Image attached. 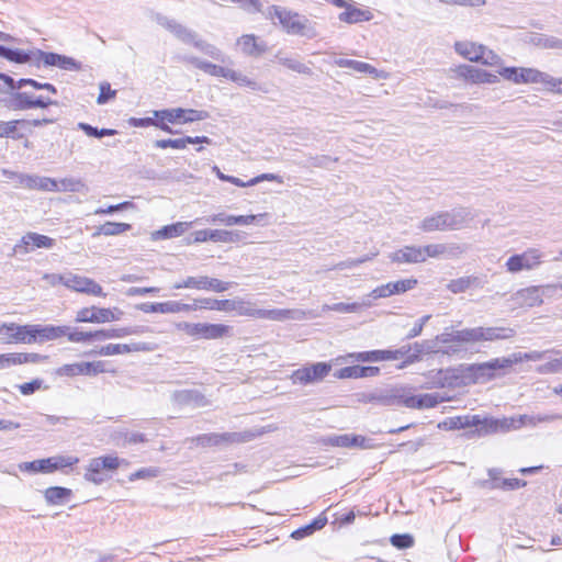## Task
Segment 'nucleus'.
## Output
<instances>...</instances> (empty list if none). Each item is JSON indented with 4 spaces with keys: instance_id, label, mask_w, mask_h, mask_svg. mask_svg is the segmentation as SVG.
Wrapping results in <instances>:
<instances>
[{
    "instance_id": "1",
    "label": "nucleus",
    "mask_w": 562,
    "mask_h": 562,
    "mask_svg": "<svg viewBox=\"0 0 562 562\" xmlns=\"http://www.w3.org/2000/svg\"><path fill=\"white\" fill-rule=\"evenodd\" d=\"M266 14L270 19L277 18L289 34L304 36L310 40L318 35L316 24L296 12L289 11L278 5H271L268 8Z\"/></svg>"
},
{
    "instance_id": "2",
    "label": "nucleus",
    "mask_w": 562,
    "mask_h": 562,
    "mask_svg": "<svg viewBox=\"0 0 562 562\" xmlns=\"http://www.w3.org/2000/svg\"><path fill=\"white\" fill-rule=\"evenodd\" d=\"M509 368L510 362L503 357L482 363L461 364L459 371L471 383H485L498 376L497 371H505Z\"/></svg>"
},
{
    "instance_id": "3",
    "label": "nucleus",
    "mask_w": 562,
    "mask_h": 562,
    "mask_svg": "<svg viewBox=\"0 0 562 562\" xmlns=\"http://www.w3.org/2000/svg\"><path fill=\"white\" fill-rule=\"evenodd\" d=\"M233 311L236 312L239 316H248L274 322H283L286 319L297 318L295 314L299 313V311L285 308H258L255 303L240 297L232 300L231 312Z\"/></svg>"
},
{
    "instance_id": "4",
    "label": "nucleus",
    "mask_w": 562,
    "mask_h": 562,
    "mask_svg": "<svg viewBox=\"0 0 562 562\" xmlns=\"http://www.w3.org/2000/svg\"><path fill=\"white\" fill-rule=\"evenodd\" d=\"M153 114L156 119H159L158 128L169 134H175V131L168 123H192L206 120L210 116L209 112L204 110L182 108L155 110Z\"/></svg>"
},
{
    "instance_id": "5",
    "label": "nucleus",
    "mask_w": 562,
    "mask_h": 562,
    "mask_svg": "<svg viewBox=\"0 0 562 562\" xmlns=\"http://www.w3.org/2000/svg\"><path fill=\"white\" fill-rule=\"evenodd\" d=\"M11 331L12 340L14 344H34V342H44L49 340H55L56 335H58L59 329H54V325H19L15 323H11V327L9 328Z\"/></svg>"
},
{
    "instance_id": "6",
    "label": "nucleus",
    "mask_w": 562,
    "mask_h": 562,
    "mask_svg": "<svg viewBox=\"0 0 562 562\" xmlns=\"http://www.w3.org/2000/svg\"><path fill=\"white\" fill-rule=\"evenodd\" d=\"M265 432V428H256L239 432L203 434L192 438L191 441L202 447H212L223 443H241L251 441Z\"/></svg>"
},
{
    "instance_id": "7",
    "label": "nucleus",
    "mask_w": 562,
    "mask_h": 562,
    "mask_svg": "<svg viewBox=\"0 0 562 562\" xmlns=\"http://www.w3.org/2000/svg\"><path fill=\"white\" fill-rule=\"evenodd\" d=\"M471 419H475L477 423L471 425V429L464 432V437L468 439L485 437L497 432H507L514 427V418H494L471 415Z\"/></svg>"
},
{
    "instance_id": "8",
    "label": "nucleus",
    "mask_w": 562,
    "mask_h": 562,
    "mask_svg": "<svg viewBox=\"0 0 562 562\" xmlns=\"http://www.w3.org/2000/svg\"><path fill=\"white\" fill-rule=\"evenodd\" d=\"M170 32L181 42L193 45L196 49L211 58L221 63L225 61V55L220 48L200 38L194 31L187 29L177 21L172 24Z\"/></svg>"
},
{
    "instance_id": "9",
    "label": "nucleus",
    "mask_w": 562,
    "mask_h": 562,
    "mask_svg": "<svg viewBox=\"0 0 562 562\" xmlns=\"http://www.w3.org/2000/svg\"><path fill=\"white\" fill-rule=\"evenodd\" d=\"M391 401L393 406H405L408 408H432L440 403V397L436 394L414 395L405 387L391 389Z\"/></svg>"
},
{
    "instance_id": "10",
    "label": "nucleus",
    "mask_w": 562,
    "mask_h": 562,
    "mask_svg": "<svg viewBox=\"0 0 562 562\" xmlns=\"http://www.w3.org/2000/svg\"><path fill=\"white\" fill-rule=\"evenodd\" d=\"M176 327L196 339H218L228 336L232 330L228 325L207 323L180 322L176 324Z\"/></svg>"
},
{
    "instance_id": "11",
    "label": "nucleus",
    "mask_w": 562,
    "mask_h": 562,
    "mask_svg": "<svg viewBox=\"0 0 562 562\" xmlns=\"http://www.w3.org/2000/svg\"><path fill=\"white\" fill-rule=\"evenodd\" d=\"M456 52L469 59L470 61L482 63L484 65L494 66L501 60L499 56L483 45H476L472 42H457L454 44Z\"/></svg>"
},
{
    "instance_id": "12",
    "label": "nucleus",
    "mask_w": 562,
    "mask_h": 562,
    "mask_svg": "<svg viewBox=\"0 0 562 562\" xmlns=\"http://www.w3.org/2000/svg\"><path fill=\"white\" fill-rule=\"evenodd\" d=\"M330 370V363L316 362L294 370L290 379L293 384H313L323 381L329 374Z\"/></svg>"
},
{
    "instance_id": "13",
    "label": "nucleus",
    "mask_w": 562,
    "mask_h": 562,
    "mask_svg": "<svg viewBox=\"0 0 562 562\" xmlns=\"http://www.w3.org/2000/svg\"><path fill=\"white\" fill-rule=\"evenodd\" d=\"M123 312L119 308H106V307H82L77 314L75 321L77 323H93L102 324L119 321Z\"/></svg>"
},
{
    "instance_id": "14",
    "label": "nucleus",
    "mask_w": 562,
    "mask_h": 562,
    "mask_svg": "<svg viewBox=\"0 0 562 562\" xmlns=\"http://www.w3.org/2000/svg\"><path fill=\"white\" fill-rule=\"evenodd\" d=\"M232 282H224L216 278H210L206 276L201 277H188L182 282H178L173 284V289L180 290V289H196V290H205V291H213L216 293L225 292L227 291Z\"/></svg>"
},
{
    "instance_id": "15",
    "label": "nucleus",
    "mask_w": 562,
    "mask_h": 562,
    "mask_svg": "<svg viewBox=\"0 0 562 562\" xmlns=\"http://www.w3.org/2000/svg\"><path fill=\"white\" fill-rule=\"evenodd\" d=\"M542 252L538 249H528L522 254H516L510 256L505 266L508 272L517 273L522 270H532L542 262Z\"/></svg>"
},
{
    "instance_id": "16",
    "label": "nucleus",
    "mask_w": 562,
    "mask_h": 562,
    "mask_svg": "<svg viewBox=\"0 0 562 562\" xmlns=\"http://www.w3.org/2000/svg\"><path fill=\"white\" fill-rule=\"evenodd\" d=\"M499 75L514 83H543L546 86L548 74L533 68L505 67Z\"/></svg>"
},
{
    "instance_id": "17",
    "label": "nucleus",
    "mask_w": 562,
    "mask_h": 562,
    "mask_svg": "<svg viewBox=\"0 0 562 562\" xmlns=\"http://www.w3.org/2000/svg\"><path fill=\"white\" fill-rule=\"evenodd\" d=\"M516 335L510 327H472L470 328L471 344L510 339Z\"/></svg>"
},
{
    "instance_id": "18",
    "label": "nucleus",
    "mask_w": 562,
    "mask_h": 562,
    "mask_svg": "<svg viewBox=\"0 0 562 562\" xmlns=\"http://www.w3.org/2000/svg\"><path fill=\"white\" fill-rule=\"evenodd\" d=\"M66 282V288L72 291L93 296H105L102 286L99 283H97L93 279H90L88 277L68 272V280Z\"/></svg>"
},
{
    "instance_id": "19",
    "label": "nucleus",
    "mask_w": 562,
    "mask_h": 562,
    "mask_svg": "<svg viewBox=\"0 0 562 562\" xmlns=\"http://www.w3.org/2000/svg\"><path fill=\"white\" fill-rule=\"evenodd\" d=\"M447 231H459L468 227L474 214L468 207H454L450 211H441Z\"/></svg>"
},
{
    "instance_id": "20",
    "label": "nucleus",
    "mask_w": 562,
    "mask_h": 562,
    "mask_svg": "<svg viewBox=\"0 0 562 562\" xmlns=\"http://www.w3.org/2000/svg\"><path fill=\"white\" fill-rule=\"evenodd\" d=\"M54 245H55V240L46 235H41L37 233H27L14 246L13 252L15 255H18V254L24 255L30 251V247H32V248H52Z\"/></svg>"
},
{
    "instance_id": "21",
    "label": "nucleus",
    "mask_w": 562,
    "mask_h": 562,
    "mask_svg": "<svg viewBox=\"0 0 562 562\" xmlns=\"http://www.w3.org/2000/svg\"><path fill=\"white\" fill-rule=\"evenodd\" d=\"M458 77L473 83H495L498 76L470 65H460L453 69Z\"/></svg>"
},
{
    "instance_id": "22",
    "label": "nucleus",
    "mask_w": 562,
    "mask_h": 562,
    "mask_svg": "<svg viewBox=\"0 0 562 562\" xmlns=\"http://www.w3.org/2000/svg\"><path fill=\"white\" fill-rule=\"evenodd\" d=\"M420 248L424 261H426L427 258H437L440 256L457 257L463 254L467 249L465 246L459 244H429L420 246Z\"/></svg>"
},
{
    "instance_id": "23",
    "label": "nucleus",
    "mask_w": 562,
    "mask_h": 562,
    "mask_svg": "<svg viewBox=\"0 0 562 562\" xmlns=\"http://www.w3.org/2000/svg\"><path fill=\"white\" fill-rule=\"evenodd\" d=\"M40 60L45 66H55L64 70H80L81 64L74 59L72 57H68L65 55H59L57 53H48L38 50Z\"/></svg>"
},
{
    "instance_id": "24",
    "label": "nucleus",
    "mask_w": 562,
    "mask_h": 562,
    "mask_svg": "<svg viewBox=\"0 0 562 562\" xmlns=\"http://www.w3.org/2000/svg\"><path fill=\"white\" fill-rule=\"evenodd\" d=\"M50 104H55L50 99L44 97L34 98L26 92H16L12 97V105L16 110H27L34 108H47Z\"/></svg>"
},
{
    "instance_id": "25",
    "label": "nucleus",
    "mask_w": 562,
    "mask_h": 562,
    "mask_svg": "<svg viewBox=\"0 0 562 562\" xmlns=\"http://www.w3.org/2000/svg\"><path fill=\"white\" fill-rule=\"evenodd\" d=\"M560 419H562V415L557 413L525 414L520 415L518 418H514L513 429H518L524 426L536 427L539 424L552 423Z\"/></svg>"
},
{
    "instance_id": "26",
    "label": "nucleus",
    "mask_w": 562,
    "mask_h": 562,
    "mask_svg": "<svg viewBox=\"0 0 562 562\" xmlns=\"http://www.w3.org/2000/svg\"><path fill=\"white\" fill-rule=\"evenodd\" d=\"M181 60L213 77L226 78L229 70V68L217 66L192 55H184L181 57Z\"/></svg>"
},
{
    "instance_id": "27",
    "label": "nucleus",
    "mask_w": 562,
    "mask_h": 562,
    "mask_svg": "<svg viewBox=\"0 0 562 562\" xmlns=\"http://www.w3.org/2000/svg\"><path fill=\"white\" fill-rule=\"evenodd\" d=\"M392 262L396 263H419L424 262L420 246H404L389 255Z\"/></svg>"
},
{
    "instance_id": "28",
    "label": "nucleus",
    "mask_w": 562,
    "mask_h": 562,
    "mask_svg": "<svg viewBox=\"0 0 562 562\" xmlns=\"http://www.w3.org/2000/svg\"><path fill=\"white\" fill-rule=\"evenodd\" d=\"M380 373L378 367L349 366L344 367L335 373L338 379H360L376 376Z\"/></svg>"
},
{
    "instance_id": "29",
    "label": "nucleus",
    "mask_w": 562,
    "mask_h": 562,
    "mask_svg": "<svg viewBox=\"0 0 562 562\" xmlns=\"http://www.w3.org/2000/svg\"><path fill=\"white\" fill-rule=\"evenodd\" d=\"M172 398L179 405H191L193 407H202L207 404V400L196 390L176 391Z\"/></svg>"
},
{
    "instance_id": "30",
    "label": "nucleus",
    "mask_w": 562,
    "mask_h": 562,
    "mask_svg": "<svg viewBox=\"0 0 562 562\" xmlns=\"http://www.w3.org/2000/svg\"><path fill=\"white\" fill-rule=\"evenodd\" d=\"M192 225L191 222H177L166 225L151 234L153 240L170 239L183 235Z\"/></svg>"
},
{
    "instance_id": "31",
    "label": "nucleus",
    "mask_w": 562,
    "mask_h": 562,
    "mask_svg": "<svg viewBox=\"0 0 562 562\" xmlns=\"http://www.w3.org/2000/svg\"><path fill=\"white\" fill-rule=\"evenodd\" d=\"M435 340L439 344L457 342L460 345L471 344L470 328L453 330L452 328H445V330L437 335Z\"/></svg>"
},
{
    "instance_id": "32",
    "label": "nucleus",
    "mask_w": 562,
    "mask_h": 562,
    "mask_svg": "<svg viewBox=\"0 0 562 562\" xmlns=\"http://www.w3.org/2000/svg\"><path fill=\"white\" fill-rule=\"evenodd\" d=\"M339 21L355 24L363 21H370L372 13L368 10H362L355 7L351 2L345 8V11L338 15Z\"/></svg>"
},
{
    "instance_id": "33",
    "label": "nucleus",
    "mask_w": 562,
    "mask_h": 562,
    "mask_svg": "<svg viewBox=\"0 0 562 562\" xmlns=\"http://www.w3.org/2000/svg\"><path fill=\"white\" fill-rule=\"evenodd\" d=\"M256 215H227L225 213H217L211 217L212 223H220L226 226L233 225H250L256 221Z\"/></svg>"
},
{
    "instance_id": "34",
    "label": "nucleus",
    "mask_w": 562,
    "mask_h": 562,
    "mask_svg": "<svg viewBox=\"0 0 562 562\" xmlns=\"http://www.w3.org/2000/svg\"><path fill=\"white\" fill-rule=\"evenodd\" d=\"M147 328L143 326H131V327H122V328H111V329H99V340H106L113 338H123L130 335H137L144 333Z\"/></svg>"
},
{
    "instance_id": "35",
    "label": "nucleus",
    "mask_w": 562,
    "mask_h": 562,
    "mask_svg": "<svg viewBox=\"0 0 562 562\" xmlns=\"http://www.w3.org/2000/svg\"><path fill=\"white\" fill-rule=\"evenodd\" d=\"M517 300L526 306L533 307L543 303L539 286L521 289L516 293Z\"/></svg>"
},
{
    "instance_id": "36",
    "label": "nucleus",
    "mask_w": 562,
    "mask_h": 562,
    "mask_svg": "<svg viewBox=\"0 0 562 562\" xmlns=\"http://www.w3.org/2000/svg\"><path fill=\"white\" fill-rule=\"evenodd\" d=\"M549 352L554 355H560L561 351L557 349L544 350V351H530V352H514L509 357H506V360L510 362V367L515 363H519L522 361H539L547 357Z\"/></svg>"
},
{
    "instance_id": "37",
    "label": "nucleus",
    "mask_w": 562,
    "mask_h": 562,
    "mask_svg": "<svg viewBox=\"0 0 562 562\" xmlns=\"http://www.w3.org/2000/svg\"><path fill=\"white\" fill-rule=\"evenodd\" d=\"M26 189L38 190L45 192H53L57 189V180L49 177H42L37 175H30V179H26Z\"/></svg>"
},
{
    "instance_id": "38",
    "label": "nucleus",
    "mask_w": 562,
    "mask_h": 562,
    "mask_svg": "<svg viewBox=\"0 0 562 562\" xmlns=\"http://www.w3.org/2000/svg\"><path fill=\"white\" fill-rule=\"evenodd\" d=\"M361 403H375L382 406H393L391 389L361 393L358 395Z\"/></svg>"
},
{
    "instance_id": "39",
    "label": "nucleus",
    "mask_w": 562,
    "mask_h": 562,
    "mask_svg": "<svg viewBox=\"0 0 562 562\" xmlns=\"http://www.w3.org/2000/svg\"><path fill=\"white\" fill-rule=\"evenodd\" d=\"M475 423V419H471V415H460L446 418L438 424V427L445 430L465 429L471 428Z\"/></svg>"
},
{
    "instance_id": "40",
    "label": "nucleus",
    "mask_w": 562,
    "mask_h": 562,
    "mask_svg": "<svg viewBox=\"0 0 562 562\" xmlns=\"http://www.w3.org/2000/svg\"><path fill=\"white\" fill-rule=\"evenodd\" d=\"M336 64L341 68H350L357 72L372 75L374 78L380 77L379 70L368 63L355 59H339L336 61Z\"/></svg>"
},
{
    "instance_id": "41",
    "label": "nucleus",
    "mask_w": 562,
    "mask_h": 562,
    "mask_svg": "<svg viewBox=\"0 0 562 562\" xmlns=\"http://www.w3.org/2000/svg\"><path fill=\"white\" fill-rule=\"evenodd\" d=\"M72 492L69 488L61 486H52L46 488L44 496L50 505H61L69 499Z\"/></svg>"
},
{
    "instance_id": "42",
    "label": "nucleus",
    "mask_w": 562,
    "mask_h": 562,
    "mask_svg": "<svg viewBox=\"0 0 562 562\" xmlns=\"http://www.w3.org/2000/svg\"><path fill=\"white\" fill-rule=\"evenodd\" d=\"M86 191H88V188L80 178L69 177L57 181V189L54 190L53 192L78 193Z\"/></svg>"
},
{
    "instance_id": "43",
    "label": "nucleus",
    "mask_w": 562,
    "mask_h": 562,
    "mask_svg": "<svg viewBox=\"0 0 562 562\" xmlns=\"http://www.w3.org/2000/svg\"><path fill=\"white\" fill-rule=\"evenodd\" d=\"M276 58L279 64H281L282 66L286 67L288 69H290L292 71H295L297 74H304V75L312 74V69L307 65H305L301 60H299L296 57L278 54L276 56Z\"/></svg>"
},
{
    "instance_id": "44",
    "label": "nucleus",
    "mask_w": 562,
    "mask_h": 562,
    "mask_svg": "<svg viewBox=\"0 0 562 562\" xmlns=\"http://www.w3.org/2000/svg\"><path fill=\"white\" fill-rule=\"evenodd\" d=\"M56 374L59 376L90 375L89 362L64 364L56 370Z\"/></svg>"
},
{
    "instance_id": "45",
    "label": "nucleus",
    "mask_w": 562,
    "mask_h": 562,
    "mask_svg": "<svg viewBox=\"0 0 562 562\" xmlns=\"http://www.w3.org/2000/svg\"><path fill=\"white\" fill-rule=\"evenodd\" d=\"M419 229L425 233H432L437 231H447L441 212H437L430 216L425 217L420 224Z\"/></svg>"
},
{
    "instance_id": "46",
    "label": "nucleus",
    "mask_w": 562,
    "mask_h": 562,
    "mask_svg": "<svg viewBox=\"0 0 562 562\" xmlns=\"http://www.w3.org/2000/svg\"><path fill=\"white\" fill-rule=\"evenodd\" d=\"M370 301L355 302V303H335L331 305H324V311H334L338 313H357L362 308L370 307Z\"/></svg>"
},
{
    "instance_id": "47",
    "label": "nucleus",
    "mask_w": 562,
    "mask_h": 562,
    "mask_svg": "<svg viewBox=\"0 0 562 562\" xmlns=\"http://www.w3.org/2000/svg\"><path fill=\"white\" fill-rule=\"evenodd\" d=\"M101 465L100 457L91 459L85 473V480L94 484L103 483L104 477L101 474L103 468Z\"/></svg>"
},
{
    "instance_id": "48",
    "label": "nucleus",
    "mask_w": 562,
    "mask_h": 562,
    "mask_svg": "<svg viewBox=\"0 0 562 562\" xmlns=\"http://www.w3.org/2000/svg\"><path fill=\"white\" fill-rule=\"evenodd\" d=\"M198 308L231 312L232 300L199 299L195 300Z\"/></svg>"
},
{
    "instance_id": "49",
    "label": "nucleus",
    "mask_w": 562,
    "mask_h": 562,
    "mask_svg": "<svg viewBox=\"0 0 562 562\" xmlns=\"http://www.w3.org/2000/svg\"><path fill=\"white\" fill-rule=\"evenodd\" d=\"M19 469L22 471V472H31V473H36V472H42V473H52V469H50V460L49 458H46V459H40V460H34V461H31V462H23L19 465Z\"/></svg>"
},
{
    "instance_id": "50",
    "label": "nucleus",
    "mask_w": 562,
    "mask_h": 562,
    "mask_svg": "<svg viewBox=\"0 0 562 562\" xmlns=\"http://www.w3.org/2000/svg\"><path fill=\"white\" fill-rule=\"evenodd\" d=\"M0 57L19 64L31 60L29 53L16 48H9L3 45H0Z\"/></svg>"
},
{
    "instance_id": "51",
    "label": "nucleus",
    "mask_w": 562,
    "mask_h": 562,
    "mask_svg": "<svg viewBox=\"0 0 562 562\" xmlns=\"http://www.w3.org/2000/svg\"><path fill=\"white\" fill-rule=\"evenodd\" d=\"M530 43L541 48H562V40L543 34H533L530 36Z\"/></svg>"
},
{
    "instance_id": "52",
    "label": "nucleus",
    "mask_w": 562,
    "mask_h": 562,
    "mask_svg": "<svg viewBox=\"0 0 562 562\" xmlns=\"http://www.w3.org/2000/svg\"><path fill=\"white\" fill-rule=\"evenodd\" d=\"M237 44L241 52L247 55L260 54L263 50V48L259 47L257 44L256 37L254 35H243L238 40Z\"/></svg>"
},
{
    "instance_id": "53",
    "label": "nucleus",
    "mask_w": 562,
    "mask_h": 562,
    "mask_svg": "<svg viewBox=\"0 0 562 562\" xmlns=\"http://www.w3.org/2000/svg\"><path fill=\"white\" fill-rule=\"evenodd\" d=\"M77 127L85 132L90 137L101 138L104 136H113L117 134L116 130L113 128H98L88 123L79 122Z\"/></svg>"
},
{
    "instance_id": "54",
    "label": "nucleus",
    "mask_w": 562,
    "mask_h": 562,
    "mask_svg": "<svg viewBox=\"0 0 562 562\" xmlns=\"http://www.w3.org/2000/svg\"><path fill=\"white\" fill-rule=\"evenodd\" d=\"M49 460L52 472L72 467L79 462V458L75 456H54Z\"/></svg>"
},
{
    "instance_id": "55",
    "label": "nucleus",
    "mask_w": 562,
    "mask_h": 562,
    "mask_svg": "<svg viewBox=\"0 0 562 562\" xmlns=\"http://www.w3.org/2000/svg\"><path fill=\"white\" fill-rule=\"evenodd\" d=\"M226 79H229L239 86L248 87L251 90H261V87L256 81L251 80L250 78L243 75L241 72L233 70V69L228 70Z\"/></svg>"
},
{
    "instance_id": "56",
    "label": "nucleus",
    "mask_w": 562,
    "mask_h": 562,
    "mask_svg": "<svg viewBox=\"0 0 562 562\" xmlns=\"http://www.w3.org/2000/svg\"><path fill=\"white\" fill-rule=\"evenodd\" d=\"M355 361L359 362H379L383 361V351L382 350H371V351H361L353 352L348 355Z\"/></svg>"
},
{
    "instance_id": "57",
    "label": "nucleus",
    "mask_w": 562,
    "mask_h": 562,
    "mask_svg": "<svg viewBox=\"0 0 562 562\" xmlns=\"http://www.w3.org/2000/svg\"><path fill=\"white\" fill-rule=\"evenodd\" d=\"M214 243H235L239 239L237 232H229L224 229H211L210 236Z\"/></svg>"
},
{
    "instance_id": "58",
    "label": "nucleus",
    "mask_w": 562,
    "mask_h": 562,
    "mask_svg": "<svg viewBox=\"0 0 562 562\" xmlns=\"http://www.w3.org/2000/svg\"><path fill=\"white\" fill-rule=\"evenodd\" d=\"M198 310L196 301L193 304H186L177 301L164 302V314L190 312Z\"/></svg>"
},
{
    "instance_id": "59",
    "label": "nucleus",
    "mask_w": 562,
    "mask_h": 562,
    "mask_svg": "<svg viewBox=\"0 0 562 562\" xmlns=\"http://www.w3.org/2000/svg\"><path fill=\"white\" fill-rule=\"evenodd\" d=\"M527 485V481L520 479H499L492 490L515 491Z\"/></svg>"
},
{
    "instance_id": "60",
    "label": "nucleus",
    "mask_w": 562,
    "mask_h": 562,
    "mask_svg": "<svg viewBox=\"0 0 562 562\" xmlns=\"http://www.w3.org/2000/svg\"><path fill=\"white\" fill-rule=\"evenodd\" d=\"M132 226L127 223L105 222L101 225V229L104 232V236H117L127 231Z\"/></svg>"
},
{
    "instance_id": "61",
    "label": "nucleus",
    "mask_w": 562,
    "mask_h": 562,
    "mask_svg": "<svg viewBox=\"0 0 562 562\" xmlns=\"http://www.w3.org/2000/svg\"><path fill=\"white\" fill-rule=\"evenodd\" d=\"M417 284L416 279H404L395 282H389L387 286L390 288L391 295L401 294L408 290H412Z\"/></svg>"
},
{
    "instance_id": "62",
    "label": "nucleus",
    "mask_w": 562,
    "mask_h": 562,
    "mask_svg": "<svg viewBox=\"0 0 562 562\" xmlns=\"http://www.w3.org/2000/svg\"><path fill=\"white\" fill-rule=\"evenodd\" d=\"M54 329L61 330L56 335V339L67 336L68 340L71 342H85L83 331L71 329L69 326H54Z\"/></svg>"
},
{
    "instance_id": "63",
    "label": "nucleus",
    "mask_w": 562,
    "mask_h": 562,
    "mask_svg": "<svg viewBox=\"0 0 562 562\" xmlns=\"http://www.w3.org/2000/svg\"><path fill=\"white\" fill-rule=\"evenodd\" d=\"M536 371L539 374H554L562 372V356L538 366Z\"/></svg>"
},
{
    "instance_id": "64",
    "label": "nucleus",
    "mask_w": 562,
    "mask_h": 562,
    "mask_svg": "<svg viewBox=\"0 0 562 562\" xmlns=\"http://www.w3.org/2000/svg\"><path fill=\"white\" fill-rule=\"evenodd\" d=\"M476 281V278L474 277H463L456 280L450 281L448 284V289L452 293H462L465 290H468L474 282Z\"/></svg>"
}]
</instances>
